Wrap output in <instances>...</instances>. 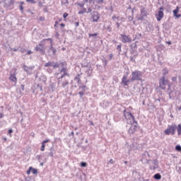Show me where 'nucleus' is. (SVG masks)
I'll return each mask as SVG.
<instances>
[{"instance_id":"f257e3e1","label":"nucleus","mask_w":181,"mask_h":181,"mask_svg":"<svg viewBox=\"0 0 181 181\" xmlns=\"http://www.w3.org/2000/svg\"><path fill=\"white\" fill-rule=\"evenodd\" d=\"M123 114L127 124H129L131 125L129 129V134H132L135 131H136V128H138V122L135 121V117L132 115V113L127 110H124L123 111Z\"/></svg>"},{"instance_id":"f03ea898","label":"nucleus","mask_w":181,"mask_h":181,"mask_svg":"<svg viewBox=\"0 0 181 181\" xmlns=\"http://www.w3.org/2000/svg\"><path fill=\"white\" fill-rule=\"evenodd\" d=\"M61 74L60 77L57 78L58 80V86H61L62 88H64L69 86L70 79L67 77H70V75L69 74V70L66 67H63L60 71L59 73L57 74V76H59Z\"/></svg>"},{"instance_id":"7ed1b4c3","label":"nucleus","mask_w":181,"mask_h":181,"mask_svg":"<svg viewBox=\"0 0 181 181\" xmlns=\"http://www.w3.org/2000/svg\"><path fill=\"white\" fill-rule=\"evenodd\" d=\"M142 74H144V73L138 70H135L134 71L132 72L131 81H141Z\"/></svg>"},{"instance_id":"20e7f679","label":"nucleus","mask_w":181,"mask_h":181,"mask_svg":"<svg viewBox=\"0 0 181 181\" xmlns=\"http://www.w3.org/2000/svg\"><path fill=\"white\" fill-rule=\"evenodd\" d=\"M177 128V126H176V124H172L171 126L169 125L168 128L164 131V134H165V135H175V132H176Z\"/></svg>"},{"instance_id":"39448f33","label":"nucleus","mask_w":181,"mask_h":181,"mask_svg":"<svg viewBox=\"0 0 181 181\" xmlns=\"http://www.w3.org/2000/svg\"><path fill=\"white\" fill-rule=\"evenodd\" d=\"M99 20H100V13H98V11H93L90 13V21L98 22Z\"/></svg>"},{"instance_id":"423d86ee","label":"nucleus","mask_w":181,"mask_h":181,"mask_svg":"<svg viewBox=\"0 0 181 181\" xmlns=\"http://www.w3.org/2000/svg\"><path fill=\"white\" fill-rule=\"evenodd\" d=\"M148 164L150 165L151 170H156L159 168L158 160H150Z\"/></svg>"},{"instance_id":"0eeeda50","label":"nucleus","mask_w":181,"mask_h":181,"mask_svg":"<svg viewBox=\"0 0 181 181\" xmlns=\"http://www.w3.org/2000/svg\"><path fill=\"white\" fill-rule=\"evenodd\" d=\"M120 40L122 43H131L132 42V38L129 35L121 34Z\"/></svg>"},{"instance_id":"6e6552de","label":"nucleus","mask_w":181,"mask_h":181,"mask_svg":"<svg viewBox=\"0 0 181 181\" xmlns=\"http://www.w3.org/2000/svg\"><path fill=\"white\" fill-rule=\"evenodd\" d=\"M149 153H148V151H145L142 155H141V162H142V163L145 164V163H148L149 162Z\"/></svg>"},{"instance_id":"1a4fd4ad","label":"nucleus","mask_w":181,"mask_h":181,"mask_svg":"<svg viewBox=\"0 0 181 181\" xmlns=\"http://www.w3.org/2000/svg\"><path fill=\"white\" fill-rule=\"evenodd\" d=\"M35 50L36 52H40V53H41V54H45V45L40 43L38 44L35 48Z\"/></svg>"},{"instance_id":"9d476101","label":"nucleus","mask_w":181,"mask_h":181,"mask_svg":"<svg viewBox=\"0 0 181 181\" xmlns=\"http://www.w3.org/2000/svg\"><path fill=\"white\" fill-rule=\"evenodd\" d=\"M159 9L160 10L158 11V14L156 15L158 22L162 21V18H163V6L160 7Z\"/></svg>"},{"instance_id":"9b49d317","label":"nucleus","mask_w":181,"mask_h":181,"mask_svg":"<svg viewBox=\"0 0 181 181\" xmlns=\"http://www.w3.org/2000/svg\"><path fill=\"white\" fill-rule=\"evenodd\" d=\"M166 86H168V80L165 79V76H163L160 79V87L162 90H165V88H166Z\"/></svg>"},{"instance_id":"f8f14e48","label":"nucleus","mask_w":181,"mask_h":181,"mask_svg":"<svg viewBox=\"0 0 181 181\" xmlns=\"http://www.w3.org/2000/svg\"><path fill=\"white\" fill-rule=\"evenodd\" d=\"M168 93L169 94L170 98H176V91L170 89V85H168Z\"/></svg>"},{"instance_id":"ddd939ff","label":"nucleus","mask_w":181,"mask_h":181,"mask_svg":"<svg viewBox=\"0 0 181 181\" xmlns=\"http://www.w3.org/2000/svg\"><path fill=\"white\" fill-rule=\"evenodd\" d=\"M34 69H35V66H31L30 67L25 65L23 66V70L24 71L27 72V74H32V71H33Z\"/></svg>"},{"instance_id":"4468645a","label":"nucleus","mask_w":181,"mask_h":181,"mask_svg":"<svg viewBox=\"0 0 181 181\" xmlns=\"http://www.w3.org/2000/svg\"><path fill=\"white\" fill-rule=\"evenodd\" d=\"M10 81H12L14 83V84H16L18 83V78H16V74H11L9 76Z\"/></svg>"},{"instance_id":"2eb2a0df","label":"nucleus","mask_w":181,"mask_h":181,"mask_svg":"<svg viewBox=\"0 0 181 181\" xmlns=\"http://www.w3.org/2000/svg\"><path fill=\"white\" fill-rule=\"evenodd\" d=\"M127 76H123L122 78V84H123V86H128V83H130L131 79L128 80L127 79Z\"/></svg>"},{"instance_id":"dca6fc26","label":"nucleus","mask_w":181,"mask_h":181,"mask_svg":"<svg viewBox=\"0 0 181 181\" xmlns=\"http://www.w3.org/2000/svg\"><path fill=\"white\" fill-rule=\"evenodd\" d=\"M74 81H76L78 84H81V78L80 77V74L75 76Z\"/></svg>"},{"instance_id":"f3484780","label":"nucleus","mask_w":181,"mask_h":181,"mask_svg":"<svg viewBox=\"0 0 181 181\" xmlns=\"http://www.w3.org/2000/svg\"><path fill=\"white\" fill-rule=\"evenodd\" d=\"M78 90H81L82 92L86 93V91H87L88 88H87V86H79Z\"/></svg>"},{"instance_id":"a211bd4d","label":"nucleus","mask_w":181,"mask_h":181,"mask_svg":"<svg viewBox=\"0 0 181 181\" xmlns=\"http://www.w3.org/2000/svg\"><path fill=\"white\" fill-rule=\"evenodd\" d=\"M153 177L156 179V180H160V179H162V175H160L159 173H156L154 175Z\"/></svg>"},{"instance_id":"6ab92c4d","label":"nucleus","mask_w":181,"mask_h":181,"mask_svg":"<svg viewBox=\"0 0 181 181\" xmlns=\"http://www.w3.org/2000/svg\"><path fill=\"white\" fill-rule=\"evenodd\" d=\"M45 67H53V62H48L45 63Z\"/></svg>"},{"instance_id":"aec40b11","label":"nucleus","mask_w":181,"mask_h":181,"mask_svg":"<svg viewBox=\"0 0 181 181\" xmlns=\"http://www.w3.org/2000/svg\"><path fill=\"white\" fill-rule=\"evenodd\" d=\"M40 80H41L43 83H46L47 78H46V76H45V75H42L40 77Z\"/></svg>"},{"instance_id":"412c9836","label":"nucleus","mask_w":181,"mask_h":181,"mask_svg":"<svg viewBox=\"0 0 181 181\" xmlns=\"http://www.w3.org/2000/svg\"><path fill=\"white\" fill-rule=\"evenodd\" d=\"M48 52H52V54H56V48L51 46Z\"/></svg>"},{"instance_id":"4be33fe9","label":"nucleus","mask_w":181,"mask_h":181,"mask_svg":"<svg viewBox=\"0 0 181 181\" xmlns=\"http://www.w3.org/2000/svg\"><path fill=\"white\" fill-rule=\"evenodd\" d=\"M5 4L6 6H10V5H12V0H5Z\"/></svg>"},{"instance_id":"5701e85b","label":"nucleus","mask_w":181,"mask_h":181,"mask_svg":"<svg viewBox=\"0 0 181 181\" xmlns=\"http://www.w3.org/2000/svg\"><path fill=\"white\" fill-rule=\"evenodd\" d=\"M102 62L103 63L104 67H106L107 64H108V61H107V59H105V58H103Z\"/></svg>"},{"instance_id":"b1692460","label":"nucleus","mask_w":181,"mask_h":181,"mask_svg":"<svg viewBox=\"0 0 181 181\" xmlns=\"http://www.w3.org/2000/svg\"><path fill=\"white\" fill-rule=\"evenodd\" d=\"M59 64L57 62H52V67L53 69H57L59 67Z\"/></svg>"},{"instance_id":"393cba45","label":"nucleus","mask_w":181,"mask_h":181,"mask_svg":"<svg viewBox=\"0 0 181 181\" xmlns=\"http://www.w3.org/2000/svg\"><path fill=\"white\" fill-rule=\"evenodd\" d=\"M31 172H32L33 175H37V169H36V168H33V169H31Z\"/></svg>"},{"instance_id":"a878e982","label":"nucleus","mask_w":181,"mask_h":181,"mask_svg":"<svg viewBox=\"0 0 181 181\" xmlns=\"http://www.w3.org/2000/svg\"><path fill=\"white\" fill-rule=\"evenodd\" d=\"M87 10L86 8H83L81 11H78L79 15H83V13H86Z\"/></svg>"},{"instance_id":"bb28decb","label":"nucleus","mask_w":181,"mask_h":181,"mask_svg":"<svg viewBox=\"0 0 181 181\" xmlns=\"http://www.w3.org/2000/svg\"><path fill=\"white\" fill-rule=\"evenodd\" d=\"M181 134V124H178V128H177V135Z\"/></svg>"},{"instance_id":"cd10ccee","label":"nucleus","mask_w":181,"mask_h":181,"mask_svg":"<svg viewBox=\"0 0 181 181\" xmlns=\"http://www.w3.org/2000/svg\"><path fill=\"white\" fill-rule=\"evenodd\" d=\"M175 150L177 151V152H181V146L180 145H177L175 146Z\"/></svg>"},{"instance_id":"c85d7f7f","label":"nucleus","mask_w":181,"mask_h":181,"mask_svg":"<svg viewBox=\"0 0 181 181\" xmlns=\"http://www.w3.org/2000/svg\"><path fill=\"white\" fill-rule=\"evenodd\" d=\"M106 30H107V32H112V28H111V25H107L106 28Z\"/></svg>"},{"instance_id":"c756f323","label":"nucleus","mask_w":181,"mask_h":181,"mask_svg":"<svg viewBox=\"0 0 181 181\" xmlns=\"http://www.w3.org/2000/svg\"><path fill=\"white\" fill-rule=\"evenodd\" d=\"M37 90H38V91H42V86H40V84L37 85Z\"/></svg>"},{"instance_id":"7c9ffc66","label":"nucleus","mask_w":181,"mask_h":181,"mask_svg":"<svg viewBox=\"0 0 181 181\" xmlns=\"http://www.w3.org/2000/svg\"><path fill=\"white\" fill-rule=\"evenodd\" d=\"M45 146H46V145L44 143H42V146H41V152H44L45 151Z\"/></svg>"},{"instance_id":"2f4dec72","label":"nucleus","mask_w":181,"mask_h":181,"mask_svg":"<svg viewBox=\"0 0 181 181\" xmlns=\"http://www.w3.org/2000/svg\"><path fill=\"white\" fill-rule=\"evenodd\" d=\"M168 73H169V71L168 70V69H164L163 70V74H164V76H165V74H168Z\"/></svg>"},{"instance_id":"473e14b6","label":"nucleus","mask_w":181,"mask_h":181,"mask_svg":"<svg viewBox=\"0 0 181 181\" xmlns=\"http://www.w3.org/2000/svg\"><path fill=\"white\" fill-rule=\"evenodd\" d=\"M177 12H179V11L177 9L173 10L174 16H177V18L179 17V16H177Z\"/></svg>"},{"instance_id":"72a5a7b5","label":"nucleus","mask_w":181,"mask_h":181,"mask_svg":"<svg viewBox=\"0 0 181 181\" xmlns=\"http://www.w3.org/2000/svg\"><path fill=\"white\" fill-rule=\"evenodd\" d=\"M33 167H30L29 169L27 170V175H30V172H32Z\"/></svg>"},{"instance_id":"f704fd0d","label":"nucleus","mask_w":181,"mask_h":181,"mask_svg":"<svg viewBox=\"0 0 181 181\" xmlns=\"http://www.w3.org/2000/svg\"><path fill=\"white\" fill-rule=\"evenodd\" d=\"M81 166L82 168H86V166H87V163L86 162H82L81 163Z\"/></svg>"},{"instance_id":"c9c22d12","label":"nucleus","mask_w":181,"mask_h":181,"mask_svg":"<svg viewBox=\"0 0 181 181\" xmlns=\"http://www.w3.org/2000/svg\"><path fill=\"white\" fill-rule=\"evenodd\" d=\"M26 2H30V4H36V1L35 0H26Z\"/></svg>"},{"instance_id":"e433bc0d","label":"nucleus","mask_w":181,"mask_h":181,"mask_svg":"<svg viewBox=\"0 0 181 181\" xmlns=\"http://www.w3.org/2000/svg\"><path fill=\"white\" fill-rule=\"evenodd\" d=\"M121 47H122L121 44H120V45H117V50H119V52H122Z\"/></svg>"},{"instance_id":"4c0bfd02","label":"nucleus","mask_w":181,"mask_h":181,"mask_svg":"<svg viewBox=\"0 0 181 181\" xmlns=\"http://www.w3.org/2000/svg\"><path fill=\"white\" fill-rule=\"evenodd\" d=\"M95 36H97V33H94V34H89V37H95Z\"/></svg>"},{"instance_id":"58836bf2","label":"nucleus","mask_w":181,"mask_h":181,"mask_svg":"<svg viewBox=\"0 0 181 181\" xmlns=\"http://www.w3.org/2000/svg\"><path fill=\"white\" fill-rule=\"evenodd\" d=\"M112 57H114V54H109V59H110V60H112Z\"/></svg>"},{"instance_id":"ea45409f","label":"nucleus","mask_w":181,"mask_h":181,"mask_svg":"<svg viewBox=\"0 0 181 181\" xmlns=\"http://www.w3.org/2000/svg\"><path fill=\"white\" fill-rule=\"evenodd\" d=\"M177 81V76H174L172 78V81Z\"/></svg>"},{"instance_id":"a19ab883","label":"nucleus","mask_w":181,"mask_h":181,"mask_svg":"<svg viewBox=\"0 0 181 181\" xmlns=\"http://www.w3.org/2000/svg\"><path fill=\"white\" fill-rule=\"evenodd\" d=\"M78 94H79L80 97H83V95H84V92L80 91V92L78 93Z\"/></svg>"},{"instance_id":"79ce46f5","label":"nucleus","mask_w":181,"mask_h":181,"mask_svg":"<svg viewBox=\"0 0 181 181\" xmlns=\"http://www.w3.org/2000/svg\"><path fill=\"white\" fill-rule=\"evenodd\" d=\"M67 16H69V13H64L63 14V18H67Z\"/></svg>"},{"instance_id":"37998d69","label":"nucleus","mask_w":181,"mask_h":181,"mask_svg":"<svg viewBox=\"0 0 181 181\" xmlns=\"http://www.w3.org/2000/svg\"><path fill=\"white\" fill-rule=\"evenodd\" d=\"M116 25H117V29H119V27L121 26V23L117 22V23H116Z\"/></svg>"},{"instance_id":"c03bdc74","label":"nucleus","mask_w":181,"mask_h":181,"mask_svg":"<svg viewBox=\"0 0 181 181\" xmlns=\"http://www.w3.org/2000/svg\"><path fill=\"white\" fill-rule=\"evenodd\" d=\"M38 6L40 8H42V6H43V3H42V1L38 2Z\"/></svg>"},{"instance_id":"a18cd8bd","label":"nucleus","mask_w":181,"mask_h":181,"mask_svg":"<svg viewBox=\"0 0 181 181\" xmlns=\"http://www.w3.org/2000/svg\"><path fill=\"white\" fill-rule=\"evenodd\" d=\"M74 25H75L76 28H78V26H79V25H80V23H78V22H75V23H74Z\"/></svg>"},{"instance_id":"49530a36","label":"nucleus","mask_w":181,"mask_h":181,"mask_svg":"<svg viewBox=\"0 0 181 181\" xmlns=\"http://www.w3.org/2000/svg\"><path fill=\"white\" fill-rule=\"evenodd\" d=\"M59 36H60V34H59V33H56V34H55V37H56L57 39H59Z\"/></svg>"},{"instance_id":"de8ad7c7","label":"nucleus","mask_w":181,"mask_h":181,"mask_svg":"<svg viewBox=\"0 0 181 181\" xmlns=\"http://www.w3.org/2000/svg\"><path fill=\"white\" fill-rule=\"evenodd\" d=\"M20 11L23 13V6H20Z\"/></svg>"},{"instance_id":"09e8293b","label":"nucleus","mask_w":181,"mask_h":181,"mask_svg":"<svg viewBox=\"0 0 181 181\" xmlns=\"http://www.w3.org/2000/svg\"><path fill=\"white\" fill-rule=\"evenodd\" d=\"M49 139H47V140H45L42 141V144H47V142H49Z\"/></svg>"},{"instance_id":"8fccbe9b","label":"nucleus","mask_w":181,"mask_h":181,"mask_svg":"<svg viewBox=\"0 0 181 181\" xmlns=\"http://www.w3.org/2000/svg\"><path fill=\"white\" fill-rule=\"evenodd\" d=\"M97 2L98 4H103V2H104V0H98Z\"/></svg>"},{"instance_id":"3c124183","label":"nucleus","mask_w":181,"mask_h":181,"mask_svg":"<svg viewBox=\"0 0 181 181\" xmlns=\"http://www.w3.org/2000/svg\"><path fill=\"white\" fill-rule=\"evenodd\" d=\"M109 163H110L111 165L114 164V160L110 159Z\"/></svg>"},{"instance_id":"603ef678","label":"nucleus","mask_w":181,"mask_h":181,"mask_svg":"<svg viewBox=\"0 0 181 181\" xmlns=\"http://www.w3.org/2000/svg\"><path fill=\"white\" fill-rule=\"evenodd\" d=\"M20 52H21V53H25V52H26V49H21L20 50Z\"/></svg>"},{"instance_id":"864d4df0","label":"nucleus","mask_w":181,"mask_h":181,"mask_svg":"<svg viewBox=\"0 0 181 181\" xmlns=\"http://www.w3.org/2000/svg\"><path fill=\"white\" fill-rule=\"evenodd\" d=\"M110 11L111 12H114V8H112V6H111L110 7Z\"/></svg>"},{"instance_id":"5fc2aeb1","label":"nucleus","mask_w":181,"mask_h":181,"mask_svg":"<svg viewBox=\"0 0 181 181\" xmlns=\"http://www.w3.org/2000/svg\"><path fill=\"white\" fill-rule=\"evenodd\" d=\"M112 21H115V19H117V16H113L112 17Z\"/></svg>"},{"instance_id":"6e6d98bb","label":"nucleus","mask_w":181,"mask_h":181,"mask_svg":"<svg viewBox=\"0 0 181 181\" xmlns=\"http://www.w3.org/2000/svg\"><path fill=\"white\" fill-rule=\"evenodd\" d=\"M12 132H13V130H12V129H10L8 130V134H12Z\"/></svg>"},{"instance_id":"4d7b16f0","label":"nucleus","mask_w":181,"mask_h":181,"mask_svg":"<svg viewBox=\"0 0 181 181\" xmlns=\"http://www.w3.org/2000/svg\"><path fill=\"white\" fill-rule=\"evenodd\" d=\"M32 54V51L28 50V51L27 52V54Z\"/></svg>"},{"instance_id":"13d9d810","label":"nucleus","mask_w":181,"mask_h":181,"mask_svg":"<svg viewBox=\"0 0 181 181\" xmlns=\"http://www.w3.org/2000/svg\"><path fill=\"white\" fill-rule=\"evenodd\" d=\"M11 50H13V52H18V49L16 48H13V49L11 48Z\"/></svg>"},{"instance_id":"bf43d9fd","label":"nucleus","mask_w":181,"mask_h":181,"mask_svg":"<svg viewBox=\"0 0 181 181\" xmlns=\"http://www.w3.org/2000/svg\"><path fill=\"white\" fill-rule=\"evenodd\" d=\"M57 25H59V21H55V24H54V26H57Z\"/></svg>"},{"instance_id":"052dcab7","label":"nucleus","mask_w":181,"mask_h":181,"mask_svg":"<svg viewBox=\"0 0 181 181\" xmlns=\"http://www.w3.org/2000/svg\"><path fill=\"white\" fill-rule=\"evenodd\" d=\"M60 26H62V28H64V26H66V25L64 23H61Z\"/></svg>"},{"instance_id":"680f3d73","label":"nucleus","mask_w":181,"mask_h":181,"mask_svg":"<svg viewBox=\"0 0 181 181\" xmlns=\"http://www.w3.org/2000/svg\"><path fill=\"white\" fill-rule=\"evenodd\" d=\"M91 11H92L91 8H88V13H91Z\"/></svg>"},{"instance_id":"e2e57ef3","label":"nucleus","mask_w":181,"mask_h":181,"mask_svg":"<svg viewBox=\"0 0 181 181\" xmlns=\"http://www.w3.org/2000/svg\"><path fill=\"white\" fill-rule=\"evenodd\" d=\"M47 71H48L49 73H52V69H47Z\"/></svg>"},{"instance_id":"0e129e2a","label":"nucleus","mask_w":181,"mask_h":181,"mask_svg":"<svg viewBox=\"0 0 181 181\" xmlns=\"http://www.w3.org/2000/svg\"><path fill=\"white\" fill-rule=\"evenodd\" d=\"M78 6H80L81 8H83V6H84V4H78Z\"/></svg>"},{"instance_id":"69168bd1","label":"nucleus","mask_w":181,"mask_h":181,"mask_svg":"<svg viewBox=\"0 0 181 181\" xmlns=\"http://www.w3.org/2000/svg\"><path fill=\"white\" fill-rule=\"evenodd\" d=\"M168 45H172L171 42H167Z\"/></svg>"},{"instance_id":"338daca9","label":"nucleus","mask_w":181,"mask_h":181,"mask_svg":"<svg viewBox=\"0 0 181 181\" xmlns=\"http://www.w3.org/2000/svg\"><path fill=\"white\" fill-rule=\"evenodd\" d=\"M71 135H74V132H71Z\"/></svg>"},{"instance_id":"774afa93","label":"nucleus","mask_w":181,"mask_h":181,"mask_svg":"<svg viewBox=\"0 0 181 181\" xmlns=\"http://www.w3.org/2000/svg\"><path fill=\"white\" fill-rule=\"evenodd\" d=\"M2 117H4V115H2V114H0V118H2Z\"/></svg>"}]
</instances>
